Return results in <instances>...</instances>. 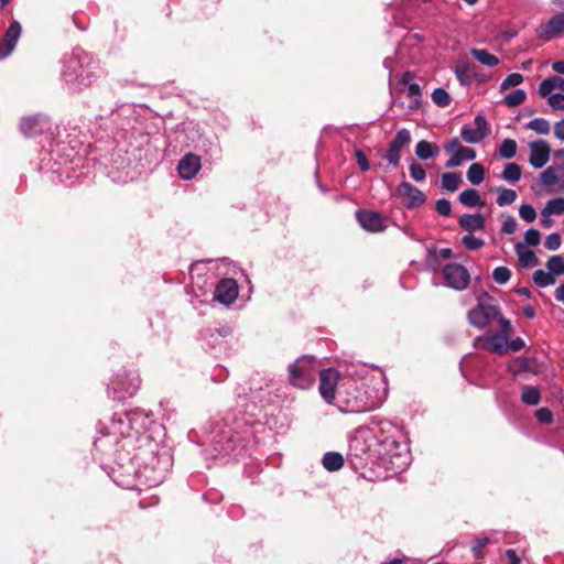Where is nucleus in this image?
Listing matches in <instances>:
<instances>
[{
  "label": "nucleus",
  "instance_id": "1",
  "mask_svg": "<svg viewBox=\"0 0 564 564\" xmlns=\"http://www.w3.org/2000/svg\"><path fill=\"white\" fill-rule=\"evenodd\" d=\"M349 449L360 459H378L393 470H403L409 464L405 434L388 420H371L367 426L359 427L350 440Z\"/></svg>",
  "mask_w": 564,
  "mask_h": 564
},
{
  "label": "nucleus",
  "instance_id": "2",
  "mask_svg": "<svg viewBox=\"0 0 564 564\" xmlns=\"http://www.w3.org/2000/svg\"><path fill=\"white\" fill-rule=\"evenodd\" d=\"M63 80L68 89L82 91L102 75L99 62L89 53L76 48L64 59Z\"/></svg>",
  "mask_w": 564,
  "mask_h": 564
},
{
  "label": "nucleus",
  "instance_id": "3",
  "mask_svg": "<svg viewBox=\"0 0 564 564\" xmlns=\"http://www.w3.org/2000/svg\"><path fill=\"white\" fill-rule=\"evenodd\" d=\"M343 412L360 413L379 408L387 398V389L381 380L352 387L340 393Z\"/></svg>",
  "mask_w": 564,
  "mask_h": 564
},
{
  "label": "nucleus",
  "instance_id": "4",
  "mask_svg": "<svg viewBox=\"0 0 564 564\" xmlns=\"http://www.w3.org/2000/svg\"><path fill=\"white\" fill-rule=\"evenodd\" d=\"M317 372V360L313 356H302L289 366L290 382L300 389L310 388Z\"/></svg>",
  "mask_w": 564,
  "mask_h": 564
},
{
  "label": "nucleus",
  "instance_id": "5",
  "mask_svg": "<svg viewBox=\"0 0 564 564\" xmlns=\"http://www.w3.org/2000/svg\"><path fill=\"white\" fill-rule=\"evenodd\" d=\"M500 311L488 296L480 299L478 305L468 312V321L477 328H485L491 321L498 318Z\"/></svg>",
  "mask_w": 564,
  "mask_h": 564
},
{
  "label": "nucleus",
  "instance_id": "6",
  "mask_svg": "<svg viewBox=\"0 0 564 564\" xmlns=\"http://www.w3.org/2000/svg\"><path fill=\"white\" fill-rule=\"evenodd\" d=\"M446 284L457 291L465 290L470 281L468 270L459 263H448L443 268Z\"/></svg>",
  "mask_w": 564,
  "mask_h": 564
},
{
  "label": "nucleus",
  "instance_id": "7",
  "mask_svg": "<svg viewBox=\"0 0 564 564\" xmlns=\"http://www.w3.org/2000/svg\"><path fill=\"white\" fill-rule=\"evenodd\" d=\"M489 134L487 120L482 116H476L474 126L464 124L460 129V137L467 143H479Z\"/></svg>",
  "mask_w": 564,
  "mask_h": 564
},
{
  "label": "nucleus",
  "instance_id": "8",
  "mask_svg": "<svg viewBox=\"0 0 564 564\" xmlns=\"http://www.w3.org/2000/svg\"><path fill=\"white\" fill-rule=\"evenodd\" d=\"M51 128V122L43 115L24 117L20 122V131L24 137L33 138L40 135Z\"/></svg>",
  "mask_w": 564,
  "mask_h": 564
},
{
  "label": "nucleus",
  "instance_id": "9",
  "mask_svg": "<svg viewBox=\"0 0 564 564\" xmlns=\"http://www.w3.org/2000/svg\"><path fill=\"white\" fill-rule=\"evenodd\" d=\"M139 388H140V379L138 376H130V375L128 377L118 376L111 382L113 398L119 399V400L134 395Z\"/></svg>",
  "mask_w": 564,
  "mask_h": 564
},
{
  "label": "nucleus",
  "instance_id": "10",
  "mask_svg": "<svg viewBox=\"0 0 564 564\" xmlns=\"http://www.w3.org/2000/svg\"><path fill=\"white\" fill-rule=\"evenodd\" d=\"M411 142V132L408 129H401L397 132L394 139L390 142L386 159L393 166H398L401 159L402 149Z\"/></svg>",
  "mask_w": 564,
  "mask_h": 564
},
{
  "label": "nucleus",
  "instance_id": "11",
  "mask_svg": "<svg viewBox=\"0 0 564 564\" xmlns=\"http://www.w3.org/2000/svg\"><path fill=\"white\" fill-rule=\"evenodd\" d=\"M338 382V372L334 369H325L319 375V393L322 398L332 403L335 400L336 387Z\"/></svg>",
  "mask_w": 564,
  "mask_h": 564
},
{
  "label": "nucleus",
  "instance_id": "12",
  "mask_svg": "<svg viewBox=\"0 0 564 564\" xmlns=\"http://www.w3.org/2000/svg\"><path fill=\"white\" fill-rule=\"evenodd\" d=\"M529 163L534 169H542L550 160L551 147L545 140H535L529 143Z\"/></svg>",
  "mask_w": 564,
  "mask_h": 564
},
{
  "label": "nucleus",
  "instance_id": "13",
  "mask_svg": "<svg viewBox=\"0 0 564 564\" xmlns=\"http://www.w3.org/2000/svg\"><path fill=\"white\" fill-rule=\"evenodd\" d=\"M238 296V284L232 279L221 280L214 292V299L221 304L229 305L236 301Z\"/></svg>",
  "mask_w": 564,
  "mask_h": 564
},
{
  "label": "nucleus",
  "instance_id": "14",
  "mask_svg": "<svg viewBox=\"0 0 564 564\" xmlns=\"http://www.w3.org/2000/svg\"><path fill=\"white\" fill-rule=\"evenodd\" d=\"M356 218L359 225L371 232H380L386 229L384 219L381 214L371 210H358Z\"/></svg>",
  "mask_w": 564,
  "mask_h": 564
},
{
  "label": "nucleus",
  "instance_id": "15",
  "mask_svg": "<svg viewBox=\"0 0 564 564\" xmlns=\"http://www.w3.org/2000/svg\"><path fill=\"white\" fill-rule=\"evenodd\" d=\"M397 194L400 197L408 198V202L405 203L406 208L412 209L417 206H421L425 203V195L415 186L408 182H402L398 188Z\"/></svg>",
  "mask_w": 564,
  "mask_h": 564
},
{
  "label": "nucleus",
  "instance_id": "16",
  "mask_svg": "<svg viewBox=\"0 0 564 564\" xmlns=\"http://www.w3.org/2000/svg\"><path fill=\"white\" fill-rule=\"evenodd\" d=\"M508 339L506 334H490L484 337H477L475 345L484 343L486 348L498 355H505L509 350Z\"/></svg>",
  "mask_w": 564,
  "mask_h": 564
},
{
  "label": "nucleus",
  "instance_id": "17",
  "mask_svg": "<svg viewBox=\"0 0 564 564\" xmlns=\"http://www.w3.org/2000/svg\"><path fill=\"white\" fill-rule=\"evenodd\" d=\"M541 182L552 192L556 187L564 186V164L552 165L545 169L541 173Z\"/></svg>",
  "mask_w": 564,
  "mask_h": 564
},
{
  "label": "nucleus",
  "instance_id": "18",
  "mask_svg": "<svg viewBox=\"0 0 564 564\" xmlns=\"http://www.w3.org/2000/svg\"><path fill=\"white\" fill-rule=\"evenodd\" d=\"M110 433L119 434L122 437L133 436L130 413H116L109 425Z\"/></svg>",
  "mask_w": 564,
  "mask_h": 564
},
{
  "label": "nucleus",
  "instance_id": "19",
  "mask_svg": "<svg viewBox=\"0 0 564 564\" xmlns=\"http://www.w3.org/2000/svg\"><path fill=\"white\" fill-rule=\"evenodd\" d=\"M200 169V159L192 153L186 154L181 159L177 170L178 174L184 180L193 178Z\"/></svg>",
  "mask_w": 564,
  "mask_h": 564
},
{
  "label": "nucleus",
  "instance_id": "20",
  "mask_svg": "<svg viewBox=\"0 0 564 564\" xmlns=\"http://www.w3.org/2000/svg\"><path fill=\"white\" fill-rule=\"evenodd\" d=\"M455 74L462 85L468 86L476 77V66L474 64L459 61L455 66Z\"/></svg>",
  "mask_w": 564,
  "mask_h": 564
},
{
  "label": "nucleus",
  "instance_id": "21",
  "mask_svg": "<svg viewBox=\"0 0 564 564\" xmlns=\"http://www.w3.org/2000/svg\"><path fill=\"white\" fill-rule=\"evenodd\" d=\"M458 224L468 231L482 230L485 228V218L480 214H465L459 218Z\"/></svg>",
  "mask_w": 564,
  "mask_h": 564
},
{
  "label": "nucleus",
  "instance_id": "22",
  "mask_svg": "<svg viewBox=\"0 0 564 564\" xmlns=\"http://www.w3.org/2000/svg\"><path fill=\"white\" fill-rule=\"evenodd\" d=\"M516 253L519 258V263L523 268L535 267L539 262L535 253L525 248L523 242H517L514 246Z\"/></svg>",
  "mask_w": 564,
  "mask_h": 564
},
{
  "label": "nucleus",
  "instance_id": "23",
  "mask_svg": "<svg viewBox=\"0 0 564 564\" xmlns=\"http://www.w3.org/2000/svg\"><path fill=\"white\" fill-rule=\"evenodd\" d=\"M541 29L542 31L538 35H555L564 32V13L554 15Z\"/></svg>",
  "mask_w": 564,
  "mask_h": 564
},
{
  "label": "nucleus",
  "instance_id": "24",
  "mask_svg": "<svg viewBox=\"0 0 564 564\" xmlns=\"http://www.w3.org/2000/svg\"><path fill=\"white\" fill-rule=\"evenodd\" d=\"M440 153V148L426 140H421L417 142L415 147V154L420 160H429L431 158L437 156Z\"/></svg>",
  "mask_w": 564,
  "mask_h": 564
},
{
  "label": "nucleus",
  "instance_id": "25",
  "mask_svg": "<svg viewBox=\"0 0 564 564\" xmlns=\"http://www.w3.org/2000/svg\"><path fill=\"white\" fill-rule=\"evenodd\" d=\"M130 420L132 423V434L139 435L141 432L145 431L151 423L150 417L144 414L141 410H134L129 412Z\"/></svg>",
  "mask_w": 564,
  "mask_h": 564
},
{
  "label": "nucleus",
  "instance_id": "26",
  "mask_svg": "<svg viewBox=\"0 0 564 564\" xmlns=\"http://www.w3.org/2000/svg\"><path fill=\"white\" fill-rule=\"evenodd\" d=\"M476 158V151L471 148L463 147L456 155H452L445 163L446 167L459 166L464 161H471Z\"/></svg>",
  "mask_w": 564,
  "mask_h": 564
},
{
  "label": "nucleus",
  "instance_id": "27",
  "mask_svg": "<svg viewBox=\"0 0 564 564\" xmlns=\"http://www.w3.org/2000/svg\"><path fill=\"white\" fill-rule=\"evenodd\" d=\"M324 468L328 471H337L344 465V457L337 452H328L322 459Z\"/></svg>",
  "mask_w": 564,
  "mask_h": 564
},
{
  "label": "nucleus",
  "instance_id": "28",
  "mask_svg": "<svg viewBox=\"0 0 564 564\" xmlns=\"http://www.w3.org/2000/svg\"><path fill=\"white\" fill-rule=\"evenodd\" d=\"M459 202L466 207H482L485 203L481 200L478 191L468 188L459 194Z\"/></svg>",
  "mask_w": 564,
  "mask_h": 564
},
{
  "label": "nucleus",
  "instance_id": "29",
  "mask_svg": "<svg viewBox=\"0 0 564 564\" xmlns=\"http://www.w3.org/2000/svg\"><path fill=\"white\" fill-rule=\"evenodd\" d=\"M470 54L482 65L492 67L499 63V59L494 54L482 48H473Z\"/></svg>",
  "mask_w": 564,
  "mask_h": 564
},
{
  "label": "nucleus",
  "instance_id": "30",
  "mask_svg": "<svg viewBox=\"0 0 564 564\" xmlns=\"http://www.w3.org/2000/svg\"><path fill=\"white\" fill-rule=\"evenodd\" d=\"M496 192L498 193L496 203L498 206H508L516 202L518 195L514 189L506 188V187H497Z\"/></svg>",
  "mask_w": 564,
  "mask_h": 564
},
{
  "label": "nucleus",
  "instance_id": "31",
  "mask_svg": "<svg viewBox=\"0 0 564 564\" xmlns=\"http://www.w3.org/2000/svg\"><path fill=\"white\" fill-rule=\"evenodd\" d=\"M564 213V198L557 197L550 199L545 207L542 209V215L544 217L551 216V215H561Z\"/></svg>",
  "mask_w": 564,
  "mask_h": 564
},
{
  "label": "nucleus",
  "instance_id": "32",
  "mask_svg": "<svg viewBox=\"0 0 564 564\" xmlns=\"http://www.w3.org/2000/svg\"><path fill=\"white\" fill-rule=\"evenodd\" d=\"M521 166L517 163H508L502 173L501 177L510 183H517L521 178Z\"/></svg>",
  "mask_w": 564,
  "mask_h": 564
},
{
  "label": "nucleus",
  "instance_id": "33",
  "mask_svg": "<svg viewBox=\"0 0 564 564\" xmlns=\"http://www.w3.org/2000/svg\"><path fill=\"white\" fill-rule=\"evenodd\" d=\"M467 180L473 185H479L485 180V169L480 163H473L467 171Z\"/></svg>",
  "mask_w": 564,
  "mask_h": 564
},
{
  "label": "nucleus",
  "instance_id": "34",
  "mask_svg": "<svg viewBox=\"0 0 564 564\" xmlns=\"http://www.w3.org/2000/svg\"><path fill=\"white\" fill-rule=\"evenodd\" d=\"M541 400L540 390L535 387H524L522 389L521 401L528 405H536Z\"/></svg>",
  "mask_w": 564,
  "mask_h": 564
},
{
  "label": "nucleus",
  "instance_id": "35",
  "mask_svg": "<svg viewBox=\"0 0 564 564\" xmlns=\"http://www.w3.org/2000/svg\"><path fill=\"white\" fill-rule=\"evenodd\" d=\"M527 129H530L538 134L546 135L551 131L550 122L544 118H534L527 123Z\"/></svg>",
  "mask_w": 564,
  "mask_h": 564
},
{
  "label": "nucleus",
  "instance_id": "36",
  "mask_svg": "<svg viewBox=\"0 0 564 564\" xmlns=\"http://www.w3.org/2000/svg\"><path fill=\"white\" fill-rule=\"evenodd\" d=\"M460 181H462V177H460V174H458V173L448 172V173H444L442 175V186H443V188H445L446 191H449V192L457 191Z\"/></svg>",
  "mask_w": 564,
  "mask_h": 564
},
{
  "label": "nucleus",
  "instance_id": "37",
  "mask_svg": "<svg viewBox=\"0 0 564 564\" xmlns=\"http://www.w3.org/2000/svg\"><path fill=\"white\" fill-rule=\"evenodd\" d=\"M517 142L513 139H505L499 147V154L502 159L510 160L517 154Z\"/></svg>",
  "mask_w": 564,
  "mask_h": 564
},
{
  "label": "nucleus",
  "instance_id": "38",
  "mask_svg": "<svg viewBox=\"0 0 564 564\" xmlns=\"http://www.w3.org/2000/svg\"><path fill=\"white\" fill-rule=\"evenodd\" d=\"M438 257H441L443 259L451 258L452 257V250L449 248H444V249H441L438 252H436V251H430L429 252L426 262H427V267L432 271L438 270V263H437V258Z\"/></svg>",
  "mask_w": 564,
  "mask_h": 564
},
{
  "label": "nucleus",
  "instance_id": "39",
  "mask_svg": "<svg viewBox=\"0 0 564 564\" xmlns=\"http://www.w3.org/2000/svg\"><path fill=\"white\" fill-rule=\"evenodd\" d=\"M527 94L523 89H516L503 97V102L508 107H517L524 102Z\"/></svg>",
  "mask_w": 564,
  "mask_h": 564
},
{
  "label": "nucleus",
  "instance_id": "40",
  "mask_svg": "<svg viewBox=\"0 0 564 564\" xmlns=\"http://www.w3.org/2000/svg\"><path fill=\"white\" fill-rule=\"evenodd\" d=\"M533 281L540 288H545L555 283V278L544 270H536L533 273Z\"/></svg>",
  "mask_w": 564,
  "mask_h": 564
},
{
  "label": "nucleus",
  "instance_id": "41",
  "mask_svg": "<svg viewBox=\"0 0 564 564\" xmlns=\"http://www.w3.org/2000/svg\"><path fill=\"white\" fill-rule=\"evenodd\" d=\"M546 268L549 269V272L554 276L561 275L564 273V258L562 256H552L547 262Z\"/></svg>",
  "mask_w": 564,
  "mask_h": 564
},
{
  "label": "nucleus",
  "instance_id": "42",
  "mask_svg": "<svg viewBox=\"0 0 564 564\" xmlns=\"http://www.w3.org/2000/svg\"><path fill=\"white\" fill-rule=\"evenodd\" d=\"M432 100L438 107H447L451 104V96L444 88H436L432 93Z\"/></svg>",
  "mask_w": 564,
  "mask_h": 564
},
{
  "label": "nucleus",
  "instance_id": "43",
  "mask_svg": "<svg viewBox=\"0 0 564 564\" xmlns=\"http://www.w3.org/2000/svg\"><path fill=\"white\" fill-rule=\"evenodd\" d=\"M19 37H3L0 41V59L8 57L15 48Z\"/></svg>",
  "mask_w": 564,
  "mask_h": 564
},
{
  "label": "nucleus",
  "instance_id": "44",
  "mask_svg": "<svg viewBox=\"0 0 564 564\" xmlns=\"http://www.w3.org/2000/svg\"><path fill=\"white\" fill-rule=\"evenodd\" d=\"M462 243L464 245V247L467 250H477V249H480L485 245V241L482 239L477 238L469 234V235H465L462 238Z\"/></svg>",
  "mask_w": 564,
  "mask_h": 564
},
{
  "label": "nucleus",
  "instance_id": "45",
  "mask_svg": "<svg viewBox=\"0 0 564 564\" xmlns=\"http://www.w3.org/2000/svg\"><path fill=\"white\" fill-rule=\"evenodd\" d=\"M523 82V76L519 73H512L508 75L500 85V89L507 90L510 87H516Z\"/></svg>",
  "mask_w": 564,
  "mask_h": 564
},
{
  "label": "nucleus",
  "instance_id": "46",
  "mask_svg": "<svg viewBox=\"0 0 564 564\" xmlns=\"http://www.w3.org/2000/svg\"><path fill=\"white\" fill-rule=\"evenodd\" d=\"M511 272L507 267H498L492 272V278L496 283L505 284L509 281Z\"/></svg>",
  "mask_w": 564,
  "mask_h": 564
},
{
  "label": "nucleus",
  "instance_id": "47",
  "mask_svg": "<svg viewBox=\"0 0 564 564\" xmlns=\"http://www.w3.org/2000/svg\"><path fill=\"white\" fill-rule=\"evenodd\" d=\"M519 215L527 223H533L536 218L535 209L529 204H523L520 206Z\"/></svg>",
  "mask_w": 564,
  "mask_h": 564
},
{
  "label": "nucleus",
  "instance_id": "48",
  "mask_svg": "<svg viewBox=\"0 0 564 564\" xmlns=\"http://www.w3.org/2000/svg\"><path fill=\"white\" fill-rule=\"evenodd\" d=\"M410 174L415 182H422L426 177L424 167L414 161L410 164Z\"/></svg>",
  "mask_w": 564,
  "mask_h": 564
},
{
  "label": "nucleus",
  "instance_id": "49",
  "mask_svg": "<svg viewBox=\"0 0 564 564\" xmlns=\"http://www.w3.org/2000/svg\"><path fill=\"white\" fill-rule=\"evenodd\" d=\"M541 235L540 231L533 228H530L524 234V245L527 246H538L540 243Z\"/></svg>",
  "mask_w": 564,
  "mask_h": 564
},
{
  "label": "nucleus",
  "instance_id": "50",
  "mask_svg": "<svg viewBox=\"0 0 564 564\" xmlns=\"http://www.w3.org/2000/svg\"><path fill=\"white\" fill-rule=\"evenodd\" d=\"M561 243H562L561 236L556 232H552L546 237V239L544 241V247L547 250L554 251L561 247Z\"/></svg>",
  "mask_w": 564,
  "mask_h": 564
},
{
  "label": "nucleus",
  "instance_id": "51",
  "mask_svg": "<svg viewBox=\"0 0 564 564\" xmlns=\"http://www.w3.org/2000/svg\"><path fill=\"white\" fill-rule=\"evenodd\" d=\"M555 89V85L554 83L552 82V77L551 78H547V79H544L543 82H541V84L539 85V95L541 97H550V95H553L552 91Z\"/></svg>",
  "mask_w": 564,
  "mask_h": 564
},
{
  "label": "nucleus",
  "instance_id": "52",
  "mask_svg": "<svg viewBox=\"0 0 564 564\" xmlns=\"http://www.w3.org/2000/svg\"><path fill=\"white\" fill-rule=\"evenodd\" d=\"M435 209L441 216H449L452 213L451 202L445 198L437 199L435 203Z\"/></svg>",
  "mask_w": 564,
  "mask_h": 564
},
{
  "label": "nucleus",
  "instance_id": "53",
  "mask_svg": "<svg viewBox=\"0 0 564 564\" xmlns=\"http://www.w3.org/2000/svg\"><path fill=\"white\" fill-rule=\"evenodd\" d=\"M549 105L555 110H564V95L563 94H553L547 98Z\"/></svg>",
  "mask_w": 564,
  "mask_h": 564
},
{
  "label": "nucleus",
  "instance_id": "54",
  "mask_svg": "<svg viewBox=\"0 0 564 564\" xmlns=\"http://www.w3.org/2000/svg\"><path fill=\"white\" fill-rule=\"evenodd\" d=\"M535 417L543 424H550L553 421V414L547 408H540L536 410Z\"/></svg>",
  "mask_w": 564,
  "mask_h": 564
},
{
  "label": "nucleus",
  "instance_id": "55",
  "mask_svg": "<svg viewBox=\"0 0 564 564\" xmlns=\"http://www.w3.org/2000/svg\"><path fill=\"white\" fill-rule=\"evenodd\" d=\"M518 224L512 216H508L501 226V231L507 235H511L517 230Z\"/></svg>",
  "mask_w": 564,
  "mask_h": 564
},
{
  "label": "nucleus",
  "instance_id": "56",
  "mask_svg": "<svg viewBox=\"0 0 564 564\" xmlns=\"http://www.w3.org/2000/svg\"><path fill=\"white\" fill-rule=\"evenodd\" d=\"M445 151L452 155H456V153L459 152V150L463 149V145L460 144L459 140L454 138L451 139L445 145Z\"/></svg>",
  "mask_w": 564,
  "mask_h": 564
},
{
  "label": "nucleus",
  "instance_id": "57",
  "mask_svg": "<svg viewBox=\"0 0 564 564\" xmlns=\"http://www.w3.org/2000/svg\"><path fill=\"white\" fill-rule=\"evenodd\" d=\"M356 159H357L358 166L360 167V170L362 172L369 171L370 164L367 160L366 154L362 151H360V150L356 151Z\"/></svg>",
  "mask_w": 564,
  "mask_h": 564
},
{
  "label": "nucleus",
  "instance_id": "58",
  "mask_svg": "<svg viewBox=\"0 0 564 564\" xmlns=\"http://www.w3.org/2000/svg\"><path fill=\"white\" fill-rule=\"evenodd\" d=\"M509 349L512 351H519L524 348L525 343L522 338L518 337L511 341L508 340Z\"/></svg>",
  "mask_w": 564,
  "mask_h": 564
},
{
  "label": "nucleus",
  "instance_id": "59",
  "mask_svg": "<svg viewBox=\"0 0 564 564\" xmlns=\"http://www.w3.org/2000/svg\"><path fill=\"white\" fill-rule=\"evenodd\" d=\"M22 32V26L18 21H13L9 29L7 30L4 35H20Z\"/></svg>",
  "mask_w": 564,
  "mask_h": 564
},
{
  "label": "nucleus",
  "instance_id": "60",
  "mask_svg": "<svg viewBox=\"0 0 564 564\" xmlns=\"http://www.w3.org/2000/svg\"><path fill=\"white\" fill-rule=\"evenodd\" d=\"M498 317H499V324L501 326L500 334H506L507 338H509L510 329H511L510 321H508L507 318H505L502 316H498Z\"/></svg>",
  "mask_w": 564,
  "mask_h": 564
},
{
  "label": "nucleus",
  "instance_id": "61",
  "mask_svg": "<svg viewBox=\"0 0 564 564\" xmlns=\"http://www.w3.org/2000/svg\"><path fill=\"white\" fill-rule=\"evenodd\" d=\"M506 556L509 561V564H521V560L518 556L517 552L513 549H509L506 551Z\"/></svg>",
  "mask_w": 564,
  "mask_h": 564
},
{
  "label": "nucleus",
  "instance_id": "62",
  "mask_svg": "<svg viewBox=\"0 0 564 564\" xmlns=\"http://www.w3.org/2000/svg\"><path fill=\"white\" fill-rule=\"evenodd\" d=\"M554 134L557 139L564 141V119L555 123Z\"/></svg>",
  "mask_w": 564,
  "mask_h": 564
},
{
  "label": "nucleus",
  "instance_id": "63",
  "mask_svg": "<svg viewBox=\"0 0 564 564\" xmlns=\"http://www.w3.org/2000/svg\"><path fill=\"white\" fill-rule=\"evenodd\" d=\"M406 94L409 97H419L421 95V87L415 83L409 84Z\"/></svg>",
  "mask_w": 564,
  "mask_h": 564
},
{
  "label": "nucleus",
  "instance_id": "64",
  "mask_svg": "<svg viewBox=\"0 0 564 564\" xmlns=\"http://www.w3.org/2000/svg\"><path fill=\"white\" fill-rule=\"evenodd\" d=\"M488 542H489L488 538H478V539L475 541L474 545H473V551H474V552H476V553L480 552V550H481L485 545H487V543H488Z\"/></svg>",
  "mask_w": 564,
  "mask_h": 564
}]
</instances>
